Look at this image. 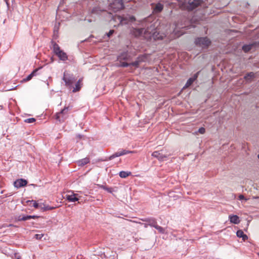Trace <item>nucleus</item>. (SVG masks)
<instances>
[{"label":"nucleus","instance_id":"20e7f679","mask_svg":"<svg viewBox=\"0 0 259 259\" xmlns=\"http://www.w3.org/2000/svg\"><path fill=\"white\" fill-rule=\"evenodd\" d=\"M195 43L197 46L206 49L210 45L211 41L207 37H201L196 38Z\"/></svg>","mask_w":259,"mask_h":259},{"label":"nucleus","instance_id":"bb28decb","mask_svg":"<svg viewBox=\"0 0 259 259\" xmlns=\"http://www.w3.org/2000/svg\"><path fill=\"white\" fill-rule=\"evenodd\" d=\"M15 220L17 221H25L27 220L26 216H23L21 217V215H19L15 218Z\"/></svg>","mask_w":259,"mask_h":259},{"label":"nucleus","instance_id":"4c0bfd02","mask_svg":"<svg viewBox=\"0 0 259 259\" xmlns=\"http://www.w3.org/2000/svg\"><path fill=\"white\" fill-rule=\"evenodd\" d=\"M8 226L9 227H14L15 226L13 224H9Z\"/></svg>","mask_w":259,"mask_h":259},{"label":"nucleus","instance_id":"c9c22d12","mask_svg":"<svg viewBox=\"0 0 259 259\" xmlns=\"http://www.w3.org/2000/svg\"><path fill=\"white\" fill-rule=\"evenodd\" d=\"M238 199L240 200H246L247 199L245 198L244 196L243 195H240L238 197Z\"/></svg>","mask_w":259,"mask_h":259},{"label":"nucleus","instance_id":"58836bf2","mask_svg":"<svg viewBox=\"0 0 259 259\" xmlns=\"http://www.w3.org/2000/svg\"><path fill=\"white\" fill-rule=\"evenodd\" d=\"M95 9H93L92 13H95Z\"/></svg>","mask_w":259,"mask_h":259},{"label":"nucleus","instance_id":"7ed1b4c3","mask_svg":"<svg viewBox=\"0 0 259 259\" xmlns=\"http://www.w3.org/2000/svg\"><path fill=\"white\" fill-rule=\"evenodd\" d=\"M130 56L126 52H124L121 54L118 57V60L120 62L118 66L123 67L134 66L135 68H138L140 63L142 61V60L140 58H138L137 60L132 63L122 62V61H129L130 60Z\"/></svg>","mask_w":259,"mask_h":259},{"label":"nucleus","instance_id":"7c9ffc66","mask_svg":"<svg viewBox=\"0 0 259 259\" xmlns=\"http://www.w3.org/2000/svg\"><path fill=\"white\" fill-rule=\"evenodd\" d=\"M35 121V119L34 118H30L25 120V122L26 123H33Z\"/></svg>","mask_w":259,"mask_h":259},{"label":"nucleus","instance_id":"2f4dec72","mask_svg":"<svg viewBox=\"0 0 259 259\" xmlns=\"http://www.w3.org/2000/svg\"><path fill=\"white\" fill-rule=\"evenodd\" d=\"M114 32V30H110L108 33H106V35L108 38H109L113 35Z\"/></svg>","mask_w":259,"mask_h":259},{"label":"nucleus","instance_id":"1a4fd4ad","mask_svg":"<svg viewBox=\"0 0 259 259\" xmlns=\"http://www.w3.org/2000/svg\"><path fill=\"white\" fill-rule=\"evenodd\" d=\"M63 80L65 81L66 86L69 89H71L72 84L75 81V77L73 75L68 74L66 72L64 73Z\"/></svg>","mask_w":259,"mask_h":259},{"label":"nucleus","instance_id":"6e6552de","mask_svg":"<svg viewBox=\"0 0 259 259\" xmlns=\"http://www.w3.org/2000/svg\"><path fill=\"white\" fill-rule=\"evenodd\" d=\"M143 221L148 223V225L155 228L159 233L164 234L165 233V229L157 224V222L154 218H149L145 220H142Z\"/></svg>","mask_w":259,"mask_h":259},{"label":"nucleus","instance_id":"f3484780","mask_svg":"<svg viewBox=\"0 0 259 259\" xmlns=\"http://www.w3.org/2000/svg\"><path fill=\"white\" fill-rule=\"evenodd\" d=\"M229 218L232 223L238 224L240 223L239 218L237 215H230Z\"/></svg>","mask_w":259,"mask_h":259},{"label":"nucleus","instance_id":"a878e982","mask_svg":"<svg viewBox=\"0 0 259 259\" xmlns=\"http://www.w3.org/2000/svg\"><path fill=\"white\" fill-rule=\"evenodd\" d=\"M254 77V74L253 72H249V73H248L245 76H244V79L246 80H250L251 78H253Z\"/></svg>","mask_w":259,"mask_h":259},{"label":"nucleus","instance_id":"c85d7f7f","mask_svg":"<svg viewBox=\"0 0 259 259\" xmlns=\"http://www.w3.org/2000/svg\"><path fill=\"white\" fill-rule=\"evenodd\" d=\"M27 202H31L32 203V205L33 207H34L35 208H40V205H39L34 200H31V201H28Z\"/></svg>","mask_w":259,"mask_h":259},{"label":"nucleus","instance_id":"9d476101","mask_svg":"<svg viewBox=\"0 0 259 259\" xmlns=\"http://www.w3.org/2000/svg\"><path fill=\"white\" fill-rule=\"evenodd\" d=\"M133 152H134V151L122 149V150H120L117 151V152H115V153H114L113 154L111 155L109 157V159L111 160L116 157H119V156H122V155L128 154V153H132Z\"/></svg>","mask_w":259,"mask_h":259},{"label":"nucleus","instance_id":"412c9836","mask_svg":"<svg viewBox=\"0 0 259 259\" xmlns=\"http://www.w3.org/2000/svg\"><path fill=\"white\" fill-rule=\"evenodd\" d=\"M90 162V159L88 157H85L77 161V163L79 166H83Z\"/></svg>","mask_w":259,"mask_h":259},{"label":"nucleus","instance_id":"6ab92c4d","mask_svg":"<svg viewBox=\"0 0 259 259\" xmlns=\"http://www.w3.org/2000/svg\"><path fill=\"white\" fill-rule=\"evenodd\" d=\"M56 55L61 60L66 61L68 59V56L65 52L63 51L60 52L59 53L56 54Z\"/></svg>","mask_w":259,"mask_h":259},{"label":"nucleus","instance_id":"ddd939ff","mask_svg":"<svg viewBox=\"0 0 259 259\" xmlns=\"http://www.w3.org/2000/svg\"><path fill=\"white\" fill-rule=\"evenodd\" d=\"M200 71H198L197 72V73H196L193 77H190L187 81L185 85V88H188L189 87V86H190L193 83V82L197 79L198 76V75H199V73Z\"/></svg>","mask_w":259,"mask_h":259},{"label":"nucleus","instance_id":"dca6fc26","mask_svg":"<svg viewBox=\"0 0 259 259\" xmlns=\"http://www.w3.org/2000/svg\"><path fill=\"white\" fill-rule=\"evenodd\" d=\"M82 79L80 78L76 83L75 84V87L73 88V89L72 90V92L75 93L77 92H78L80 91V89L82 87Z\"/></svg>","mask_w":259,"mask_h":259},{"label":"nucleus","instance_id":"9b49d317","mask_svg":"<svg viewBox=\"0 0 259 259\" xmlns=\"http://www.w3.org/2000/svg\"><path fill=\"white\" fill-rule=\"evenodd\" d=\"M153 12L154 14H158L160 13L163 9V5L158 3L156 4H152Z\"/></svg>","mask_w":259,"mask_h":259},{"label":"nucleus","instance_id":"79ce46f5","mask_svg":"<svg viewBox=\"0 0 259 259\" xmlns=\"http://www.w3.org/2000/svg\"><path fill=\"white\" fill-rule=\"evenodd\" d=\"M17 259H20V258H19V257H18Z\"/></svg>","mask_w":259,"mask_h":259},{"label":"nucleus","instance_id":"4be33fe9","mask_svg":"<svg viewBox=\"0 0 259 259\" xmlns=\"http://www.w3.org/2000/svg\"><path fill=\"white\" fill-rule=\"evenodd\" d=\"M53 51L55 54H58L62 50L60 49V47L56 42H53Z\"/></svg>","mask_w":259,"mask_h":259},{"label":"nucleus","instance_id":"cd10ccee","mask_svg":"<svg viewBox=\"0 0 259 259\" xmlns=\"http://www.w3.org/2000/svg\"><path fill=\"white\" fill-rule=\"evenodd\" d=\"M101 188H102L103 189L107 191V192H108L109 193L112 192V188L108 187H107L106 186H104V185H102L101 186Z\"/></svg>","mask_w":259,"mask_h":259},{"label":"nucleus","instance_id":"4468645a","mask_svg":"<svg viewBox=\"0 0 259 259\" xmlns=\"http://www.w3.org/2000/svg\"><path fill=\"white\" fill-rule=\"evenodd\" d=\"M152 156L154 157L157 158L159 160H164V159L167 158V156L162 154L159 151H154L152 153Z\"/></svg>","mask_w":259,"mask_h":259},{"label":"nucleus","instance_id":"473e14b6","mask_svg":"<svg viewBox=\"0 0 259 259\" xmlns=\"http://www.w3.org/2000/svg\"><path fill=\"white\" fill-rule=\"evenodd\" d=\"M198 132L201 134H203L205 132V129L204 127H200L198 130Z\"/></svg>","mask_w":259,"mask_h":259},{"label":"nucleus","instance_id":"37998d69","mask_svg":"<svg viewBox=\"0 0 259 259\" xmlns=\"http://www.w3.org/2000/svg\"><path fill=\"white\" fill-rule=\"evenodd\" d=\"M258 255H259V253H258Z\"/></svg>","mask_w":259,"mask_h":259},{"label":"nucleus","instance_id":"39448f33","mask_svg":"<svg viewBox=\"0 0 259 259\" xmlns=\"http://www.w3.org/2000/svg\"><path fill=\"white\" fill-rule=\"evenodd\" d=\"M125 1H130V0H114L109 5L110 9L113 12L118 11L124 8L123 3Z\"/></svg>","mask_w":259,"mask_h":259},{"label":"nucleus","instance_id":"aec40b11","mask_svg":"<svg viewBox=\"0 0 259 259\" xmlns=\"http://www.w3.org/2000/svg\"><path fill=\"white\" fill-rule=\"evenodd\" d=\"M189 23V22L188 20H185V23L184 24L181 23H180L179 22H178V23L176 24V28H178V29H180V28H186V27H187L188 26L187 25H188Z\"/></svg>","mask_w":259,"mask_h":259},{"label":"nucleus","instance_id":"e433bc0d","mask_svg":"<svg viewBox=\"0 0 259 259\" xmlns=\"http://www.w3.org/2000/svg\"><path fill=\"white\" fill-rule=\"evenodd\" d=\"M241 238L243 241H245L248 239V236L244 234Z\"/></svg>","mask_w":259,"mask_h":259},{"label":"nucleus","instance_id":"5701e85b","mask_svg":"<svg viewBox=\"0 0 259 259\" xmlns=\"http://www.w3.org/2000/svg\"><path fill=\"white\" fill-rule=\"evenodd\" d=\"M131 175V172L121 171L119 172V175L120 178H125Z\"/></svg>","mask_w":259,"mask_h":259},{"label":"nucleus","instance_id":"0eeeda50","mask_svg":"<svg viewBox=\"0 0 259 259\" xmlns=\"http://www.w3.org/2000/svg\"><path fill=\"white\" fill-rule=\"evenodd\" d=\"M68 107H65L60 112H58L55 115V119L60 122L64 121L68 115Z\"/></svg>","mask_w":259,"mask_h":259},{"label":"nucleus","instance_id":"f8f14e48","mask_svg":"<svg viewBox=\"0 0 259 259\" xmlns=\"http://www.w3.org/2000/svg\"><path fill=\"white\" fill-rule=\"evenodd\" d=\"M27 184V181L26 180L20 179L15 181L14 183V185L15 187L19 188L25 186Z\"/></svg>","mask_w":259,"mask_h":259},{"label":"nucleus","instance_id":"393cba45","mask_svg":"<svg viewBox=\"0 0 259 259\" xmlns=\"http://www.w3.org/2000/svg\"><path fill=\"white\" fill-rule=\"evenodd\" d=\"M43 205H44V206H42V204H40V208L43 211L49 210H52V209H53L54 208V207H51V206H49L48 205V206H45L44 204H43Z\"/></svg>","mask_w":259,"mask_h":259},{"label":"nucleus","instance_id":"c756f323","mask_svg":"<svg viewBox=\"0 0 259 259\" xmlns=\"http://www.w3.org/2000/svg\"><path fill=\"white\" fill-rule=\"evenodd\" d=\"M244 234V232L241 230H239L237 231V232L236 233L237 236L239 238H241Z\"/></svg>","mask_w":259,"mask_h":259},{"label":"nucleus","instance_id":"f704fd0d","mask_svg":"<svg viewBox=\"0 0 259 259\" xmlns=\"http://www.w3.org/2000/svg\"><path fill=\"white\" fill-rule=\"evenodd\" d=\"M43 236V234H35V238L36 239H40Z\"/></svg>","mask_w":259,"mask_h":259},{"label":"nucleus","instance_id":"2eb2a0df","mask_svg":"<svg viewBox=\"0 0 259 259\" xmlns=\"http://www.w3.org/2000/svg\"><path fill=\"white\" fill-rule=\"evenodd\" d=\"M256 45V42H253L248 45H245L242 47V50L244 52L247 53L252 49Z\"/></svg>","mask_w":259,"mask_h":259},{"label":"nucleus","instance_id":"423d86ee","mask_svg":"<svg viewBox=\"0 0 259 259\" xmlns=\"http://www.w3.org/2000/svg\"><path fill=\"white\" fill-rule=\"evenodd\" d=\"M115 20L119 21L121 25L126 24L129 22H133L136 20V18L133 16H117L115 17Z\"/></svg>","mask_w":259,"mask_h":259},{"label":"nucleus","instance_id":"72a5a7b5","mask_svg":"<svg viewBox=\"0 0 259 259\" xmlns=\"http://www.w3.org/2000/svg\"><path fill=\"white\" fill-rule=\"evenodd\" d=\"M26 216L27 220H30L31 219H35V218H38V217L36 215H26Z\"/></svg>","mask_w":259,"mask_h":259},{"label":"nucleus","instance_id":"f257e3e1","mask_svg":"<svg viewBox=\"0 0 259 259\" xmlns=\"http://www.w3.org/2000/svg\"><path fill=\"white\" fill-rule=\"evenodd\" d=\"M142 26L146 27V28H135L133 30V34L136 37L142 36L147 40L162 39L166 35L163 32L160 31V28L158 27L155 23L146 24V21L142 23Z\"/></svg>","mask_w":259,"mask_h":259},{"label":"nucleus","instance_id":"a19ab883","mask_svg":"<svg viewBox=\"0 0 259 259\" xmlns=\"http://www.w3.org/2000/svg\"><path fill=\"white\" fill-rule=\"evenodd\" d=\"M257 157L259 159V154L257 155Z\"/></svg>","mask_w":259,"mask_h":259},{"label":"nucleus","instance_id":"b1692460","mask_svg":"<svg viewBox=\"0 0 259 259\" xmlns=\"http://www.w3.org/2000/svg\"><path fill=\"white\" fill-rule=\"evenodd\" d=\"M36 71H37V70H35L33 71L31 74H30L29 75H28L27 76L26 78H24L23 80L25 81H27L30 80L32 78V77L35 75Z\"/></svg>","mask_w":259,"mask_h":259},{"label":"nucleus","instance_id":"a211bd4d","mask_svg":"<svg viewBox=\"0 0 259 259\" xmlns=\"http://www.w3.org/2000/svg\"><path fill=\"white\" fill-rule=\"evenodd\" d=\"M76 194H72L71 195H66V198L70 202H75L78 200V198L76 197Z\"/></svg>","mask_w":259,"mask_h":259},{"label":"nucleus","instance_id":"ea45409f","mask_svg":"<svg viewBox=\"0 0 259 259\" xmlns=\"http://www.w3.org/2000/svg\"><path fill=\"white\" fill-rule=\"evenodd\" d=\"M148 225V224H145V227H147Z\"/></svg>","mask_w":259,"mask_h":259},{"label":"nucleus","instance_id":"f03ea898","mask_svg":"<svg viewBox=\"0 0 259 259\" xmlns=\"http://www.w3.org/2000/svg\"><path fill=\"white\" fill-rule=\"evenodd\" d=\"M178 5L182 10L188 11H192L201 6L203 3L202 0H176Z\"/></svg>","mask_w":259,"mask_h":259}]
</instances>
